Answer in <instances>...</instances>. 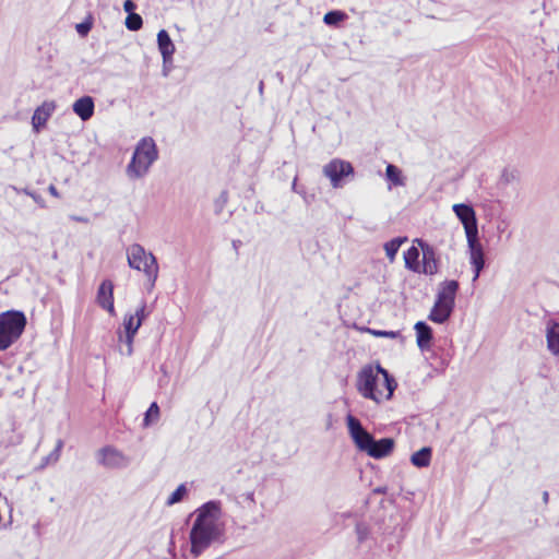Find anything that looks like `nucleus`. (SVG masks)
Returning a JSON list of instances; mask_svg holds the SVG:
<instances>
[{"instance_id": "nucleus-40", "label": "nucleus", "mask_w": 559, "mask_h": 559, "mask_svg": "<svg viewBox=\"0 0 559 559\" xmlns=\"http://www.w3.org/2000/svg\"><path fill=\"white\" fill-rule=\"evenodd\" d=\"M245 497H246V500H248L251 504H253V503H254V493H253L252 491L247 492V493L245 495Z\"/></svg>"}, {"instance_id": "nucleus-9", "label": "nucleus", "mask_w": 559, "mask_h": 559, "mask_svg": "<svg viewBox=\"0 0 559 559\" xmlns=\"http://www.w3.org/2000/svg\"><path fill=\"white\" fill-rule=\"evenodd\" d=\"M452 210L462 223L466 237L478 235L476 213L471 205L459 203Z\"/></svg>"}, {"instance_id": "nucleus-37", "label": "nucleus", "mask_w": 559, "mask_h": 559, "mask_svg": "<svg viewBox=\"0 0 559 559\" xmlns=\"http://www.w3.org/2000/svg\"><path fill=\"white\" fill-rule=\"evenodd\" d=\"M62 447H63V441L62 440H58L56 449H55L56 459H58L59 452L61 451Z\"/></svg>"}, {"instance_id": "nucleus-13", "label": "nucleus", "mask_w": 559, "mask_h": 559, "mask_svg": "<svg viewBox=\"0 0 559 559\" xmlns=\"http://www.w3.org/2000/svg\"><path fill=\"white\" fill-rule=\"evenodd\" d=\"M96 301L99 305V307L107 310L111 316L115 314L114 284L111 281L105 280L99 285Z\"/></svg>"}, {"instance_id": "nucleus-11", "label": "nucleus", "mask_w": 559, "mask_h": 559, "mask_svg": "<svg viewBox=\"0 0 559 559\" xmlns=\"http://www.w3.org/2000/svg\"><path fill=\"white\" fill-rule=\"evenodd\" d=\"M97 462L107 468H121L129 464L128 457L114 447H104L97 452Z\"/></svg>"}, {"instance_id": "nucleus-32", "label": "nucleus", "mask_w": 559, "mask_h": 559, "mask_svg": "<svg viewBox=\"0 0 559 559\" xmlns=\"http://www.w3.org/2000/svg\"><path fill=\"white\" fill-rule=\"evenodd\" d=\"M132 317H135L136 319H141V323L143 320L147 317L146 312V304L142 302L141 306L135 310L134 314H131Z\"/></svg>"}, {"instance_id": "nucleus-35", "label": "nucleus", "mask_w": 559, "mask_h": 559, "mask_svg": "<svg viewBox=\"0 0 559 559\" xmlns=\"http://www.w3.org/2000/svg\"><path fill=\"white\" fill-rule=\"evenodd\" d=\"M25 193L29 197H32L34 199L35 202L39 203L41 206H44L43 204V199L39 197V195H36L35 193L33 192H29V191H26L25 190Z\"/></svg>"}, {"instance_id": "nucleus-10", "label": "nucleus", "mask_w": 559, "mask_h": 559, "mask_svg": "<svg viewBox=\"0 0 559 559\" xmlns=\"http://www.w3.org/2000/svg\"><path fill=\"white\" fill-rule=\"evenodd\" d=\"M468 254H469V263L474 269V277L473 281H477L480 272L485 267V254L483 245L479 241L478 235L466 237Z\"/></svg>"}, {"instance_id": "nucleus-19", "label": "nucleus", "mask_w": 559, "mask_h": 559, "mask_svg": "<svg viewBox=\"0 0 559 559\" xmlns=\"http://www.w3.org/2000/svg\"><path fill=\"white\" fill-rule=\"evenodd\" d=\"M457 289L459 283L456 281H444L438 290L437 300L454 306Z\"/></svg>"}, {"instance_id": "nucleus-18", "label": "nucleus", "mask_w": 559, "mask_h": 559, "mask_svg": "<svg viewBox=\"0 0 559 559\" xmlns=\"http://www.w3.org/2000/svg\"><path fill=\"white\" fill-rule=\"evenodd\" d=\"M454 306L436 299L435 306L430 311L429 319L432 322L442 324L450 318Z\"/></svg>"}, {"instance_id": "nucleus-25", "label": "nucleus", "mask_w": 559, "mask_h": 559, "mask_svg": "<svg viewBox=\"0 0 559 559\" xmlns=\"http://www.w3.org/2000/svg\"><path fill=\"white\" fill-rule=\"evenodd\" d=\"M385 175H386V178L394 186H404L405 185V182L402 178V171L395 165L389 164L385 169Z\"/></svg>"}, {"instance_id": "nucleus-22", "label": "nucleus", "mask_w": 559, "mask_h": 559, "mask_svg": "<svg viewBox=\"0 0 559 559\" xmlns=\"http://www.w3.org/2000/svg\"><path fill=\"white\" fill-rule=\"evenodd\" d=\"M404 261L405 266L413 271L420 273V263H419V249L415 246H412L407 251L404 252Z\"/></svg>"}, {"instance_id": "nucleus-2", "label": "nucleus", "mask_w": 559, "mask_h": 559, "mask_svg": "<svg viewBox=\"0 0 559 559\" xmlns=\"http://www.w3.org/2000/svg\"><path fill=\"white\" fill-rule=\"evenodd\" d=\"M395 388V380L380 365L365 366L358 373V392L377 403L391 399Z\"/></svg>"}, {"instance_id": "nucleus-21", "label": "nucleus", "mask_w": 559, "mask_h": 559, "mask_svg": "<svg viewBox=\"0 0 559 559\" xmlns=\"http://www.w3.org/2000/svg\"><path fill=\"white\" fill-rule=\"evenodd\" d=\"M394 448V441L391 438H383L381 440H374L371 445L368 455L373 459H382L388 456Z\"/></svg>"}, {"instance_id": "nucleus-31", "label": "nucleus", "mask_w": 559, "mask_h": 559, "mask_svg": "<svg viewBox=\"0 0 559 559\" xmlns=\"http://www.w3.org/2000/svg\"><path fill=\"white\" fill-rule=\"evenodd\" d=\"M369 332L378 337L397 338L401 336V333L399 331L369 330Z\"/></svg>"}, {"instance_id": "nucleus-29", "label": "nucleus", "mask_w": 559, "mask_h": 559, "mask_svg": "<svg viewBox=\"0 0 559 559\" xmlns=\"http://www.w3.org/2000/svg\"><path fill=\"white\" fill-rule=\"evenodd\" d=\"M186 493V486L183 484L178 486L177 489L168 497L167 504L173 506L175 503L180 502Z\"/></svg>"}, {"instance_id": "nucleus-20", "label": "nucleus", "mask_w": 559, "mask_h": 559, "mask_svg": "<svg viewBox=\"0 0 559 559\" xmlns=\"http://www.w3.org/2000/svg\"><path fill=\"white\" fill-rule=\"evenodd\" d=\"M415 331H416L417 346L421 350L429 349L431 346V341H432L431 328L427 323L419 321L415 324Z\"/></svg>"}, {"instance_id": "nucleus-36", "label": "nucleus", "mask_w": 559, "mask_h": 559, "mask_svg": "<svg viewBox=\"0 0 559 559\" xmlns=\"http://www.w3.org/2000/svg\"><path fill=\"white\" fill-rule=\"evenodd\" d=\"M388 488L385 486L377 487L373 489V493L376 495H384L386 493Z\"/></svg>"}, {"instance_id": "nucleus-30", "label": "nucleus", "mask_w": 559, "mask_h": 559, "mask_svg": "<svg viewBox=\"0 0 559 559\" xmlns=\"http://www.w3.org/2000/svg\"><path fill=\"white\" fill-rule=\"evenodd\" d=\"M355 530H356L357 539L359 543H362L364 540L367 539V537L369 535V528L366 524L357 523Z\"/></svg>"}, {"instance_id": "nucleus-41", "label": "nucleus", "mask_w": 559, "mask_h": 559, "mask_svg": "<svg viewBox=\"0 0 559 559\" xmlns=\"http://www.w3.org/2000/svg\"><path fill=\"white\" fill-rule=\"evenodd\" d=\"M296 187H297V178L294 179L293 185H292V188L294 191H296Z\"/></svg>"}, {"instance_id": "nucleus-5", "label": "nucleus", "mask_w": 559, "mask_h": 559, "mask_svg": "<svg viewBox=\"0 0 559 559\" xmlns=\"http://www.w3.org/2000/svg\"><path fill=\"white\" fill-rule=\"evenodd\" d=\"M26 322L22 311L9 310L0 314V350H5L20 338Z\"/></svg>"}, {"instance_id": "nucleus-38", "label": "nucleus", "mask_w": 559, "mask_h": 559, "mask_svg": "<svg viewBox=\"0 0 559 559\" xmlns=\"http://www.w3.org/2000/svg\"><path fill=\"white\" fill-rule=\"evenodd\" d=\"M48 191H49V193H50L52 197H55V198H58V197H59L58 190H57V188H56L53 185H50V186H49Z\"/></svg>"}, {"instance_id": "nucleus-17", "label": "nucleus", "mask_w": 559, "mask_h": 559, "mask_svg": "<svg viewBox=\"0 0 559 559\" xmlns=\"http://www.w3.org/2000/svg\"><path fill=\"white\" fill-rule=\"evenodd\" d=\"M94 100L91 96H83L72 105L73 111L83 120L87 121L94 115Z\"/></svg>"}, {"instance_id": "nucleus-42", "label": "nucleus", "mask_w": 559, "mask_h": 559, "mask_svg": "<svg viewBox=\"0 0 559 559\" xmlns=\"http://www.w3.org/2000/svg\"><path fill=\"white\" fill-rule=\"evenodd\" d=\"M548 497H549V496H548V492H547V491H545V492L543 493V499H544V501H545V502H547V501H548Z\"/></svg>"}, {"instance_id": "nucleus-44", "label": "nucleus", "mask_w": 559, "mask_h": 559, "mask_svg": "<svg viewBox=\"0 0 559 559\" xmlns=\"http://www.w3.org/2000/svg\"><path fill=\"white\" fill-rule=\"evenodd\" d=\"M557 68L559 69V60H558V63H557Z\"/></svg>"}, {"instance_id": "nucleus-12", "label": "nucleus", "mask_w": 559, "mask_h": 559, "mask_svg": "<svg viewBox=\"0 0 559 559\" xmlns=\"http://www.w3.org/2000/svg\"><path fill=\"white\" fill-rule=\"evenodd\" d=\"M416 242L420 246L423 251L420 273L426 275L436 274L438 272V259L435 249L423 240L416 239Z\"/></svg>"}, {"instance_id": "nucleus-1", "label": "nucleus", "mask_w": 559, "mask_h": 559, "mask_svg": "<svg viewBox=\"0 0 559 559\" xmlns=\"http://www.w3.org/2000/svg\"><path fill=\"white\" fill-rule=\"evenodd\" d=\"M190 531L191 554L200 556L213 543L219 542L224 533L219 501H209L197 511Z\"/></svg>"}, {"instance_id": "nucleus-6", "label": "nucleus", "mask_w": 559, "mask_h": 559, "mask_svg": "<svg viewBox=\"0 0 559 559\" xmlns=\"http://www.w3.org/2000/svg\"><path fill=\"white\" fill-rule=\"evenodd\" d=\"M323 175L330 179L333 188L343 187L344 179L354 175V168L349 162L334 158L323 167Z\"/></svg>"}, {"instance_id": "nucleus-14", "label": "nucleus", "mask_w": 559, "mask_h": 559, "mask_svg": "<svg viewBox=\"0 0 559 559\" xmlns=\"http://www.w3.org/2000/svg\"><path fill=\"white\" fill-rule=\"evenodd\" d=\"M56 109L53 102H44L39 107L36 108L32 117L33 129L38 132L44 127Z\"/></svg>"}, {"instance_id": "nucleus-3", "label": "nucleus", "mask_w": 559, "mask_h": 559, "mask_svg": "<svg viewBox=\"0 0 559 559\" xmlns=\"http://www.w3.org/2000/svg\"><path fill=\"white\" fill-rule=\"evenodd\" d=\"M128 265L136 271L143 272L146 278L147 290L151 292L158 277V263L156 257L144 249L140 243L130 245L127 250Z\"/></svg>"}, {"instance_id": "nucleus-7", "label": "nucleus", "mask_w": 559, "mask_h": 559, "mask_svg": "<svg viewBox=\"0 0 559 559\" xmlns=\"http://www.w3.org/2000/svg\"><path fill=\"white\" fill-rule=\"evenodd\" d=\"M141 319H136L131 314H126L123 319V331H118V340L119 342L124 344V349L121 348V353L126 356H131L133 353V341L134 336L138 333L141 326Z\"/></svg>"}, {"instance_id": "nucleus-4", "label": "nucleus", "mask_w": 559, "mask_h": 559, "mask_svg": "<svg viewBox=\"0 0 559 559\" xmlns=\"http://www.w3.org/2000/svg\"><path fill=\"white\" fill-rule=\"evenodd\" d=\"M158 151L152 138H143L136 145L132 159L127 167L130 178L143 177L157 159Z\"/></svg>"}, {"instance_id": "nucleus-43", "label": "nucleus", "mask_w": 559, "mask_h": 559, "mask_svg": "<svg viewBox=\"0 0 559 559\" xmlns=\"http://www.w3.org/2000/svg\"><path fill=\"white\" fill-rule=\"evenodd\" d=\"M263 86H264L263 82H260V84H259V91H260V93H262V92H263Z\"/></svg>"}, {"instance_id": "nucleus-34", "label": "nucleus", "mask_w": 559, "mask_h": 559, "mask_svg": "<svg viewBox=\"0 0 559 559\" xmlns=\"http://www.w3.org/2000/svg\"><path fill=\"white\" fill-rule=\"evenodd\" d=\"M136 8L135 3L132 0H126L123 3V10L128 12V14L134 13V9Z\"/></svg>"}, {"instance_id": "nucleus-28", "label": "nucleus", "mask_w": 559, "mask_h": 559, "mask_svg": "<svg viewBox=\"0 0 559 559\" xmlns=\"http://www.w3.org/2000/svg\"><path fill=\"white\" fill-rule=\"evenodd\" d=\"M143 25V20L138 13L128 14L126 19V27L130 31H139Z\"/></svg>"}, {"instance_id": "nucleus-39", "label": "nucleus", "mask_w": 559, "mask_h": 559, "mask_svg": "<svg viewBox=\"0 0 559 559\" xmlns=\"http://www.w3.org/2000/svg\"><path fill=\"white\" fill-rule=\"evenodd\" d=\"M70 218L75 221V222H80V223H87L88 222V218L83 217V216L72 215V216H70Z\"/></svg>"}, {"instance_id": "nucleus-15", "label": "nucleus", "mask_w": 559, "mask_h": 559, "mask_svg": "<svg viewBox=\"0 0 559 559\" xmlns=\"http://www.w3.org/2000/svg\"><path fill=\"white\" fill-rule=\"evenodd\" d=\"M546 342L548 350L559 358V322L552 320L547 322Z\"/></svg>"}, {"instance_id": "nucleus-26", "label": "nucleus", "mask_w": 559, "mask_h": 559, "mask_svg": "<svg viewBox=\"0 0 559 559\" xmlns=\"http://www.w3.org/2000/svg\"><path fill=\"white\" fill-rule=\"evenodd\" d=\"M346 17H347V14L345 12L335 10V11H330V12L325 13V15L323 16V22L326 25L335 26L340 22L344 21Z\"/></svg>"}, {"instance_id": "nucleus-24", "label": "nucleus", "mask_w": 559, "mask_h": 559, "mask_svg": "<svg viewBox=\"0 0 559 559\" xmlns=\"http://www.w3.org/2000/svg\"><path fill=\"white\" fill-rule=\"evenodd\" d=\"M407 240L406 237H397L384 243L386 257L391 262L394 261L395 255L403 242Z\"/></svg>"}, {"instance_id": "nucleus-33", "label": "nucleus", "mask_w": 559, "mask_h": 559, "mask_svg": "<svg viewBox=\"0 0 559 559\" xmlns=\"http://www.w3.org/2000/svg\"><path fill=\"white\" fill-rule=\"evenodd\" d=\"M91 23L84 22L76 25V31L81 36H85L91 29Z\"/></svg>"}, {"instance_id": "nucleus-8", "label": "nucleus", "mask_w": 559, "mask_h": 559, "mask_svg": "<svg viewBox=\"0 0 559 559\" xmlns=\"http://www.w3.org/2000/svg\"><path fill=\"white\" fill-rule=\"evenodd\" d=\"M346 420L350 437L355 444L359 450L365 451L368 454L374 442L373 437L361 426L360 421L356 417L348 415Z\"/></svg>"}, {"instance_id": "nucleus-27", "label": "nucleus", "mask_w": 559, "mask_h": 559, "mask_svg": "<svg viewBox=\"0 0 559 559\" xmlns=\"http://www.w3.org/2000/svg\"><path fill=\"white\" fill-rule=\"evenodd\" d=\"M159 417V407L156 402H153L148 409L145 413L143 424L144 426H150L151 424L157 421Z\"/></svg>"}, {"instance_id": "nucleus-23", "label": "nucleus", "mask_w": 559, "mask_h": 559, "mask_svg": "<svg viewBox=\"0 0 559 559\" xmlns=\"http://www.w3.org/2000/svg\"><path fill=\"white\" fill-rule=\"evenodd\" d=\"M431 461V449L428 447L421 448L411 456V462L416 467H427Z\"/></svg>"}, {"instance_id": "nucleus-16", "label": "nucleus", "mask_w": 559, "mask_h": 559, "mask_svg": "<svg viewBox=\"0 0 559 559\" xmlns=\"http://www.w3.org/2000/svg\"><path fill=\"white\" fill-rule=\"evenodd\" d=\"M158 50L163 57L164 63L170 61L175 53V45L165 29H160L157 34Z\"/></svg>"}]
</instances>
